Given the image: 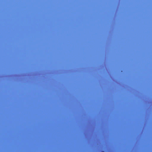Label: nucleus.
<instances>
[{"instance_id": "1", "label": "nucleus", "mask_w": 152, "mask_h": 152, "mask_svg": "<svg viewBox=\"0 0 152 152\" xmlns=\"http://www.w3.org/2000/svg\"><path fill=\"white\" fill-rule=\"evenodd\" d=\"M101 152H104V151H102Z\"/></svg>"}]
</instances>
